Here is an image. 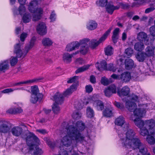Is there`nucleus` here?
Masks as SVG:
<instances>
[{"mask_svg": "<svg viewBox=\"0 0 155 155\" xmlns=\"http://www.w3.org/2000/svg\"><path fill=\"white\" fill-rule=\"evenodd\" d=\"M60 128V135L61 137L64 136L61 139V144L65 147L73 146V143L83 142L85 140V137L82 135L80 131L83 130L85 125L81 121H78L75 126L73 125H68L66 123L62 124Z\"/></svg>", "mask_w": 155, "mask_h": 155, "instance_id": "1", "label": "nucleus"}, {"mask_svg": "<svg viewBox=\"0 0 155 155\" xmlns=\"http://www.w3.org/2000/svg\"><path fill=\"white\" fill-rule=\"evenodd\" d=\"M129 127V124H126L124 125V131H127L125 134L118 133L120 138L118 143L127 149H129L131 147H135L140 144V139L138 137H135L136 134L135 132Z\"/></svg>", "mask_w": 155, "mask_h": 155, "instance_id": "2", "label": "nucleus"}, {"mask_svg": "<svg viewBox=\"0 0 155 155\" xmlns=\"http://www.w3.org/2000/svg\"><path fill=\"white\" fill-rule=\"evenodd\" d=\"M136 104L133 102L129 100L126 102V107L130 112H134V116L140 117L143 116L146 113V110H150L153 109L154 105L152 104H143V109L137 108Z\"/></svg>", "mask_w": 155, "mask_h": 155, "instance_id": "3", "label": "nucleus"}, {"mask_svg": "<svg viewBox=\"0 0 155 155\" xmlns=\"http://www.w3.org/2000/svg\"><path fill=\"white\" fill-rule=\"evenodd\" d=\"M26 139L28 147L25 145V146L22 149L21 151L24 154L28 153H32L34 144L33 143H38L39 139L34 134L31 132L28 134Z\"/></svg>", "mask_w": 155, "mask_h": 155, "instance_id": "4", "label": "nucleus"}, {"mask_svg": "<svg viewBox=\"0 0 155 155\" xmlns=\"http://www.w3.org/2000/svg\"><path fill=\"white\" fill-rule=\"evenodd\" d=\"M38 3L37 0H34L31 1L28 5V10L33 15V21H36L40 20L41 17L43 13V10L40 8L37 7Z\"/></svg>", "mask_w": 155, "mask_h": 155, "instance_id": "5", "label": "nucleus"}, {"mask_svg": "<svg viewBox=\"0 0 155 155\" xmlns=\"http://www.w3.org/2000/svg\"><path fill=\"white\" fill-rule=\"evenodd\" d=\"M112 29V27L110 28L100 38L98 41H97L96 39H95L92 40L89 43V46L91 48L94 49L98 46L100 43L105 40Z\"/></svg>", "mask_w": 155, "mask_h": 155, "instance_id": "6", "label": "nucleus"}, {"mask_svg": "<svg viewBox=\"0 0 155 155\" xmlns=\"http://www.w3.org/2000/svg\"><path fill=\"white\" fill-rule=\"evenodd\" d=\"M134 122L138 127L140 129V134L143 136H147L149 131L147 129V127L144 125V121L140 118H136L134 120Z\"/></svg>", "mask_w": 155, "mask_h": 155, "instance_id": "7", "label": "nucleus"}, {"mask_svg": "<svg viewBox=\"0 0 155 155\" xmlns=\"http://www.w3.org/2000/svg\"><path fill=\"white\" fill-rule=\"evenodd\" d=\"M97 95H94L88 100L93 104V106L98 110H102L104 109V104L103 102L100 100H97L96 98Z\"/></svg>", "mask_w": 155, "mask_h": 155, "instance_id": "8", "label": "nucleus"}, {"mask_svg": "<svg viewBox=\"0 0 155 155\" xmlns=\"http://www.w3.org/2000/svg\"><path fill=\"white\" fill-rule=\"evenodd\" d=\"M89 41V39L87 38H84L80 41L79 43L80 44L81 49L79 52L81 54L85 55L88 52L89 48L87 43ZM79 52V51H78Z\"/></svg>", "mask_w": 155, "mask_h": 155, "instance_id": "9", "label": "nucleus"}, {"mask_svg": "<svg viewBox=\"0 0 155 155\" xmlns=\"http://www.w3.org/2000/svg\"><path fill=\"white\" fill-rule=\"evenodd\" d=\"M129 149H132V150L138 149H139V153L137 155H145L148 152L146 147L143 145L141 141L140 144H139L136 147L134 148L131 147Z\"/></svg>", "mask_w": 155, "mask_h": 155, "instance_id": "10", "label": "nucleus"}, {"mask_svg": "<svg viewBox=\"0 0 155 155\" xmlns=\"http://www.w3.org/2000/svg\"><path fill=\"white\" fill-rule=\"evenodd\" d=\"M137 39L139 41L144 42L146 45L149 44V38L147 34L143 32H140L137 34Z\"/></svg>", "mask_w": 155, "mask_h": 155, "instance_id": "11", "label": "nucleus"}, {"mask_svg": "<svg viewBox=\"0 0 155 155\" xmlns=\"http://www.w3.org/2000/svg\"><path fill=\"white\" fill-rule=\"evenodd\" d=\"M37 30L39 34L42 35H45L47 32L45 24L43 22L40 23L37 26Z\"/></svg>", "mask_w": 155, "mask_h": 155, "instance_id": "12", "label": "nucleus"}, {"mask_svg": "<svg viewBox=\"0 0 155 155\" xmlns=\"http://www.w3.org/2000/svg\"><path fill=\"white\" fill-rule=\"evenodd\" d=\"M14 53L18 58L22 57L23 58L24 53L22 50V48L21 47L20 43L14 45Z\"/></svg>", "mask_w": 155, "mask_h": 155, "instance_id": "13", "label": "nucleus"}, {"mask_svg": "<svg viewBox=\"0 0 155 155\" xmlns=\"http://www.w3.org/2000/svg\"><path fill=\"white\" fill-rule=\"evenodd\" d=\"M104 92L106 97H110L113 94L116 93V87L114 85L112 84L104 90Z\"/></svg>", "mask_w": 155, "mask_h": 155, "instance_id": "14", "label": "nucleus"}, {"mask_svg": "<svg viewBox=\"0 0 155 155\" xmlns=\"http://www.w3.org/2000/svg\"><path fill=\"white\" fill-rule=\"evenodd\" d=\"M80 45V44L78 41L72 42L67 46L66 50L68 51H71L78 49Z\"/></svg>", "mask_w": 155, "mask_h": 155, "instance_id": "15", "label": "nucleus"}, {"mask_svg": "<svg viewBox=\"0 0 155 155\" xmlns=\"http://www.w3.org/2000/svg\"><path fill=\"white\" fill-rule=\"evenodd\" d=\"M54 100L55 104H61L64 101V97L63 94L59 93H56L54 96Z\"/></svg>", "mask_w": 155, "mask_h": 155, "instance_id": "16", "label": "nucleus"}, {"mask_svg": "<svg viewBox=\"0 0 155 155\" xmlns=\"http://www.w3.org/2000/svg\"><path fill=\"white\" fill-rule=\"evenodd\" d=\"M131 78L130 73L127 71L124 72L120 75V79L124 82H128Z\"/></svg>", "mask_w": 155, "mask_h": 155, "instance_id": "17", "label": "nucleus"}, {"mask_svg": "<svg viewBox=\"0 0 155 155\" xmlns=\"http://www.w3.org/2000/svg\"><path fill=\"white\" fill-rule=\"evenodd\" d=\"M0 132L6 133L9 131V128L7 122L0 120Z\"/></svg>", "mask_w": 155, "mask_h": 155, "instance_id": "18", "label": "nucleus"}, {"mask_svg": "<svg viewBox=\"0 0 155 155\" xmlns=\"http://www.w3.org/2000/svg\"><path fill=\"white\" fill-rule=\"evenodd\" d=\"M78 53L79 52L78 51H77L72 54H70L68 53H65L63 55V60L65 62L69 63L71 61L73 55H75Z\"/></svg>", "mask_w": 155, "mask_h": 155, "instance_id": "19", "label": "nucleus"}, {"mask_svg": "<svg viewBox=\"0 0 155 155\" xmlns=\"http://www.w3.org/2000/svg\"><path fill=\"white\" fill-rule=\"evenodd\" d=\"M155 47L152 46H148L145 49L144 52L147 57L153 56L154 55Z\"/></svg>", "mask_w": 155, "mask_h": 155, "instance_id": "20", "label": "nucleus"}, {"mask_svg": "<svg viewBox=\"0 0 155 155\" xmlns=\"http://www.w3.org/2000/svg\"><path fill=\"white\" fill-rule=\"evenodd\" d=\"M77 87V84H73L69 88L67 89L64 92L63 94L64 97H66L71 94L73 91L76 90Z\"/></svg>", "mask_w": 155, "mask_h": 155, "instance_id": "21", "label": "nucleus"}, {"mask_svg": "<svg viewBox=\"0 0 155 155\" xmlns=\"http://www.w3.org/2000/svg\"><path fill=\"white\" fill-rule=\"evenodd\" d=\"M130 91L129 88L127 86H125L123 87L120 91H118L117 93L120 97H122L127 95L129 94Z\"/></svg>", "mask_w": 155, "mask_h": 155, "instance_id": "22", "label": "nucleus"}, {"mask_svg": "<svg viewBox=\"0 0 155 155\" xmlns=\"http://www.w3.org/2000/svg\"><path fill=\"white\" fill-rule=\"evenodd\" d=\"M39 142L40 141L39 140L38 143H34V142L33 143L34 144L32 154H33L34 155H41L43 153V151L38 146H36V145H37L39 144Z\"/></svg>", "mask_w": 155, "mask_h": 155, "instance_id": "23", "label": "nucleus"}, {"mask_svg": "<svg viewBox=\"0 0 155 155\" xmlns=\"http://www.w3.org/2000/svg\"><path fill=\"white\" fill-rule=\"evenodd\" d=\"M134 48L137 51L141 52L144 49L145 46L143 42L138 41L134 44Z\"/></svg>", "mask_w": 155, "mask_h": 155, "instance_id": "24", "label": "nucleus"}, {"mask_svg": "<svg viewBox=\"0 0 155 155\" xmlns=\"http://www.w3.org/2000/svg\"><path fill=\"white\" fill-rule=\"evenodd\" d=\"M95 66L97 69L99 71L105 70L107 68L106 62L104 60H102L100 64L98 62L96 63Z\"/></svg>", "mask_w": 155, "mask_h": 155, "instance_id": "25", "label": "nucleus"}, {"mask_svg": "<svg viewBox=\"0 0 155 155\" xmlns=\"http://www.w3.org/2000/svg\"><path fill=\"white\" fill-rule=\"evenodd\" d=\"M11 132L12 134L16 137L20 136L23 132V130L21 127H13L12 130Z\"/></svg>", "mask_w": 155, "mask_h": 155, "instance_id": "26", "label": "nucleus"}, {"mask_svg": "<svg viewBox=\"0 0 155 155\" xmlns=\"http://www.w3.org/2000/svg\"><path fill=\"white\" fill-rule=\"evenodd\" d=\"M43 95L42 94H39L36 95L31 94L30 101L31 103L33 104L36 103L38 101H41Z\"/></svg>", "mask_w": 155, "mask_h": 155, "instance_id": "27", "label": "nucleus"}, {"mask_svg": "<svg viewBox=\"0 0 155 155\" xmlns=\"http://www.w3.org/2000/svg\"><path fill=\"white\" fill-rule=\"evenodd\" d=\"M9 68V61L6 60L0 63V71H3L8 70Z\"/></svg>", "mask_w": 155, "mask_h": 155, "instance_id": "28", "label": "nucleus"}, {"mask_svg": "<svg viewBox=\"0 0 155 155\" xmlns=\"http://www.w3.org/2000/svg\"><path fill=\"white\" fill-rule=\"evenodd\" d=\"M40 80V79H39L35 78L32 80H28L25 81L20 82L14 84L13 85V86H18L22 84H30L31 83L37 82Z\"/></svg>", "mask_w": 155, "mask_h": 155, "instance_id": "29", "label": "nucleus"}, {"mask_svg": "<svg viewBox=\"0 0 155 155\" xmlns=\"http://www.w3.org/2000/svg\"><path fill=\"white\" fill-rule=\"evenodd\" d=\"M22 111V109L21 107H18L10 108L7 110L6 112L7 113L10 114H15L21 113Z\"/></svg>", "mask_w": 155, "mask_h": 155, "instance_id": "30", "label": "nucleus"}, {"mask_svg": "<svg viewBox=\"0 0 155 155\" xmlns=\"http://www.w3.org/2000/svg\"><path fill=\"white\" fill-rule=\"evenodd\" d=\"M144 125L150 129L155 126V121L153 119L147 120L144 121Z\"/></svg>", "mask_w": 155, "mask_h": 155, "instance_id": "31", "label": "nucleus"}, {"mask_svg": "<svg viewBox=\"0 0 155 155\" xmlns=\"http://www.w3.org/2000/svg\"><path fill=\"white\" fill-rule=\"evenodd\" d=\"M113 108L110 106L109 107H106L103 112V115L106 117H110L113 115Z\"/></svg>", "mask_w": 155, "mask_h": 155, "instance_id": "32", "label": "nucleus"}, {"mask_svg": "<svg viewBox=\"0 0 155 155\" xmlns=\"http://www.w3.org/2000/svg\"><path fill=\"white\" fill-rule=\"evenodd\" d=\"M134 64V62L131 59L128 58L125 60V65L127 69L129 70L132 68Z\"/></svg>", "mask_w": 155, "mask_h": 155, "instance_id": "33", "label": "nucleus"}, {"mask_svg": "<svg viewBox=\"0 0 155 155\" xmlns=\"http://www.w3.org/2000/svg\"><path fill=\"white\" fill-rule=\"evenodd\" d=\"M97 24L94 21H90L87 24V28L90 30H94L97 27Z\"/></svg>", "mask_w": 155, "mask_h": 155, "instance_id": "34", "label": "nucleus"}, {"mask_svg": "<svg viewBox=\"0 0 155 155\" xmlns=\"http://www.w3.org/2000/svg\"><path fill=\"white\" fill-rule=\"evenodd\" d=\"M119 32L120 29L119 28H116L113 31L112 39L113 42L114 43H116L117 41Z\"/></svg>", "mask_w": 155, "mask_h": 155, "instance_id": "35", "label": "nucleus"}, {"mask_svg": "<svg viewBox=\"0 0 155 155\" xmlns=\"http://www.w3.org/2000/svg\"><path fill=\"white\" fill-rule=\"evenodd\" d=\"M124 118L122 116H120L116 118L114 121L115 124L122 127L125 123Z\"/></svg>", "mask_w": 155, "mask_h": 155, "instance_id": "36", "label": "nucleus"}, {"mask_svg": "<svg viewBox=\"0 0 155 155\" xmlns=\"http://www.w3.org/2000/svg\"><path fill=\"white\" fill-rule=\"evenodd\" d=\"M136 57L138 61L143 62L147 57L144 52L138 53L136 55Z\"/></svg>", "mask_w": 155, "mask_h": 155, "instance_id": "37", "label": "nucleus"}, {"mask_svg": "<svg viewBox=\"0 0 155 155\" xmlns=\"http://www.w3.org/2000/svg\"><path fill=\"white\" fill-rule=\"evenodd\" d=\"M106 10L110 14H112L114 11V5L112 2H109L106 7Z\"/></svg>", "mask_w": 155, "mask_h": 155, "instance_id": "38", "label": "nucleus"}, {"mask_svg": "<svg viewBox=\"0 0 155 155\" xmlns=\"http://www.w3.org/2000/svg\"><path fill=\"white\" fill-rule=\"evenodd\" d=\"M104 51L106 55L111 56L113 54L114 49L112 46L108 45L104 48Z\"/></svg>", "mask_w": 155, "mask_h": 155, "instance_id": "39", "label": "nucleus"}, {"mask_svg": "<svg viewBox=\"0 0 155 155\" xmlns=\"http://www.w3.org/2000/svg\"><path fill=\"white\" fill-rule=\"evenodd\" d=\"M25 7L24 5H20L18 10V13L17 11L15 10H14L13 11V12L14 14L15 15L19 14L21 15L25 13Z\"/></svg>", "mask_w": 155, "mask_h": 155, "instance_id": "40", "label": "nucleus"}, {"mask_svg": "<svg viewBox=\"0 0 155 155\" xmlns=\"http://www.w3.org/2000/svg\"><path fill=\"white\" fill-rule=\"evenodd\" d=\"M33 38H32L31 41L30 43L25 47V51H23L24 53V55L23 56V58L25 57L28 52L29 50L31 49L34 46V43L33 41L32 42Z\"/></svg>", "mask_w": 155, "mask_h": 155, "instance_id": "41", "label": "nucleus"}, {"mask_svg": "<svg viewBox=\"0 0 155 155\" xmlns=\"http://www.w3.org/2000/svg\"><path fill=\"white\" fill-rule=\"evenodd\" d=\"M42 44L45 46H50L53 44L52 41L48 38H45L42 40Z\"/></svg>", "mask_w": 155, "mask_h": 155, "instance_id": "42", "label": "nucleus"}, {"mask_svg": "<svg viewBox=\"0 0 155 155\" xmlns=\"http://www.w3.org/2000/svg\"><path fill=\"white\" fill-rule=\"evenodd\" d=\"M31 16L28 13L25 14L23 16L22 20L24 23L29 22L31 20Z\"/></svg>", "mask_w": 155, "mask_h": 155, "instance_id": "43", "label": "nucleus"}, {"mask_svg": "<svg viewBox=\"0 0 155 155\" xmlns=\"http://www.w3.org/2000/svg\"><path fill=\"white\" fill-rule=\"evenodd\" d=\"M87 115L88 117L91 118L94 115V111L93 109L90 107H87Z\"/></svg>", "mask_w": 155, "mask_h": 155, "instance_id": "44", "label": "nucleus"}, {"mask_svg": "<svg viewBox=\"0 0 155 155\" xmlns=\"http://www.w3.org/2000/svg\"><path fill=\"white\" fill-rule=\"evenodd\" d=\"M90 67L89 65H84L75 71V73L77 74L78 73L83 72L87 69H88Z\"/></svg>", "mask_w": 155, "mask_h": 155, "instance_id": "45", "label": "nucleus"}, {"mask_svg": "<svg viewBox=\"0 0 155 155\" xmlns=\"http://www.w3.org/2000/svg\"><path fill=\"white\" fill-rule=\"evenodd\" d=\"M146 140L150 145H153L155 143L154 138L149 135H148L146 138Z\"/></svg>", "mask_w": 155, "mask_h": 155, "instance_id": "46", "label": "nucleus"}, {"mask_svg": "<svg viewBox=\"0 0 155 155\" xmlns=\"http://www.w3.org/2000/svg\"><path fill=\"white\" fill-rule=\"evenodd\" d=\"M31 94L36 95H38L40 93L39 92V89L37 86L35 85L33 86H31Z\"/></svg>", "mask_w": 155, "mask_h": 155, "instance_id": "47", "label": "nucleus"}, {"mask_svg": "<svg viewBox=\"0 0 155 155\" xmlns=\"http://www.w3.org/2000/svg\"><path fill=\"white\" fill-rule=\"evenodd\" d=\"M58 104L54 103L52 106V110L55 114H57L60 112V109Z\"/></svg>", "mask_w": 155, "mask_h": 155, "instance_id": "48", "label": "nucleus"}, {"mask_svg": "<svg viewBox=\"0 0 155 155\" xmlns=\"http://www.w3.org/2000/svg\"><path fill=\"white\" fill-rule=\"evenodd\" d=\"M78 77L76 76H74L72 78H70L68 81H67V82L68 83H71L73 82L76 83V84H77V86L78 85Z\"/></svg>", "mask_w": 155, "mask_h": 155, "instance_id": "49", "label": "nucleus"}, {"mask_svg": "<svg viewBox=\"0 0 155 155\" xmlns=\"http://www.w3.org/2000/svg\"><path fill=\"white\" fill-rule=\"evenodd\" d=\"M105 70L115 72L117 70V68L114 66L113 64H110L107 65V68Z\"/></svg>", "mask_w": 155, "mask_h": 155, "instance_id": "50", "label": "nucleus"}, {"mask_svg": "<svg viewBox=\"0 0 155 155\" xmlns=\"http://www.w3.org/2000/svg\"><path fill=\"white\" fill-rule=\"evenodd\" d=\"M16 57H12V59L10 60V64L11 66H15L18 62V59Z\"/></svg>", "mask_w": 155, "mask_h": 155, "instance_id": "51", "label": "nucleus"}, {"mask_svg": "<svg viewBox=\"0 0 155 155\" xmlns=\"http://www.w3.org/2000/svg\"><path fill=\"white\" fill-rule=\"evenodd\" d=\"M72 117L75 119L78 120L81 117V114L78 112H74L72 114Z\"/></svg>", "mask_w": 155, "mask_h": 155, "instance_id": "52", "label": "nucleus"}, {"mask_svg": "<svg viewBox=\"0 0 155 155\" xmlns=\"http://www.w3.org/2000/svg\"><path fill=\"white\" fill-rule=\"evenodd\" d=\"M108 3L107 0H99V5L101 7H104L106 6Z\"/></svg>", "mask_w": 155, "mask_h": 155, "instance_id": "53", "label": "nucleus"}, {"mask_svg": "<svg viewBox=\"0 0 155 155\" xmlns=\"http://www.w3.org/2000/svg\"><path fill=\"white\" fill-rule=\"evenodd\" d=\"M101 83L103 85L107 86L109 84V81L107 78L103 77L101 78Z\"/></svg>", "mask_w": 155, "mask_h": 155, "instance_id": "54", "label": "nucleus"}, {"mask_svg": "<svg viewBox=\"0 0 155 155\" xmlns=\"http://www.w3.org/2000/svg\"><path fill=\"white\" fill-rule=\"evenodd\" d=\"M46 142L48 146L51 148H53L55 146V143L54 141H51L49 139L46 138Z\"/></svg>", "mask_w": 155, "mask_h": 155, "instance_id": "55", "label": "nucleus"}, {"mask_svg": "<svg viewBox=\"0 0 155 155\" xmlns=\"http://www.w3.org/2000/svg\"><path fill=\"white\" fill-rule=\"evenodd\" d=\"M120 8L123 9H126L130 8V5L128 3L120 2L119 3Z\"/></svg>", "mask_w": 155, "mask_h": 155, "instance_id": "56", "label": "nucleus"}, {"mask_svg": "<svg viewBox=\"0 0 155 155\" xmlns=\"http://www.w3.org/2000/svg\"><path fill=\"white\" fill-rule=\"evenodd\" d=\"M150 35L152 36L155 37V26L153 25L149 29Z\"/></svg>", "mask_w": 155, "mask_h": 155, "instance_id": "57", "label": "nucleus"}, {"mask_svg": "<svg viewBox=\"0 0 155 155\" xmlns=\"http://www.w3.org/2000/svg\"><path fill=\"white\" fill-rule=\"evenodd\" d=\"M85 90L86 93H90L92 91L93 88L90 84L87 85L85 86Z\"/></svg>", "mask_w": 155, "mask_h": 155, "instance_id": "58", "label": "nucleus"}, {"mask_svg": "<svg viewBox=\"0 0 155 155\" xmlns=\"http://www.w3.org/2000/svg\"><path fill=\"white\" fill-rule=\"evenodd\" d=\"M125 52L127 56H130L133 54V50L131 48H128L125 50Z\"/></svg>", "mask_w": 155, "mask_h": 155, "instance_id": "59", "label": "nucleus"}, {"mask_svg": "<svg viewBox=\"0 0 155 155\" xmlns=\"http://www.w3.org/2000/svg\"><path fill=\"white\" fill-rule=\"evenodd\" d=\"M114 104L116 107L120 109H123L124 107V106L123 104L116 101L114 102Z\"/></svg>", "mask_w": 155, "mask_h": 155, "instance_id": "60", "label": "nucleus"}, {"mask_svg": "<svg viewBox=\"0 0 155 155\" xmlns=\"http://www.w3.org/2000/svg\"><path fill=\"white\" fill-rule=\"evenodd\" d=\"M56 15L54 13V11L52 12L51 14L50 15V19L51 21H54L56 19Z\"/></svg>", "mask_w": 155, "mask_h": 155, "instance_id": "61", "label": "nucleus"}, {"mask_svg": "<svg viewBox=\"0 0 155 155\" xmlns=\"http://www.w3.org/2000/svg\"><path fill=\"white\" fill-rule=\"evenodd\" d=\"M75 62L78 64H81L84 63V61L82 58H79L76 59Z\"/></svg>", "mask_w": 155, "mask_h": 155, "instance_id": "62", "label": "nucleus"}, {"mask_svg": "<svg viewBox=\"0 0 155 155\" xmlns=\"http://www.w3.org/2000/svg\"><path fill=\"white\" fill-rule=\"evenodd\" d=\"M27 34L25 33H22L20 37V40L21 41H24L25 38L27 37Z\"/></svg>", "mask_w": 155, "mask_h": 155, "instance_id": "63", "label": "nucleus"}, {"mask_svg": "<svg viewBox=\"0 0 155 155\" xmlns=\"http://www.w3.org/2000/svg\"><path fill=\"white\" fill-rule=\"evenodd\" d=\"M154 9V7L153 6H152L147 8L146 9L145 12L146 13H148L153 11Z\"/></svg>", "mask_w": 155, "mask_h": 155, "instance_id": "64", "label": "nucleus"}]
</instances>
